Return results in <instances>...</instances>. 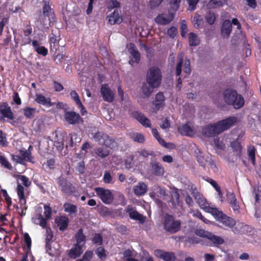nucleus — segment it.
I'll return each instance as SVG.
<instances>
[{"instance_id":"nucleus-3","label":"nucleus","mask_w":261,"mask_h":261,"mask_svg":"<svg viewBox=\"0 0 261 261\" xmlns=\"http://www.w3.org/2000/svg\"><path fill=\"white\" fill-rule=\"evenodd\" d=\"M146 82L149 84L158 87L162 81V74L160 69L156 66L148 68L146 72Z\"/></svg>"},{"instance_id":"nucleus-6","label":"nucleus","mask_w":261,"mask_h":261,"mask_svg":"<svg viewBox=\"0 0 261 261\" xmlns=\"http://www.w3.org/2000/svg\"><path fill=\"white\" fill-rule=\"evenodd\" d=\"M183 53H180L178 56V62L176 68V74L179 75L181 74L182 69L184 71V77L189 75L191 73L190 62L189 60H186L183 63Z\"/></svg>"},{"instance_id":"nucleus-20","label":"nucleus","mask_w":261,"mask_h":261,"mask_svg":"<svg viewBox=\"0 0 261 261\" xmlns=\"http://www.w3.org/2000/svg\"><path fill=\"white\" fill-rule=\"evenodd\" d=\"M135 118L144 126L146 127H151L150 120L143 114L136 112L134 114Z\"/></svg>"},{"instance_id":"nucleus-31","label":"nucleus","mask_w":261,"mask_h":261,"mask_svg":"<svg viewBox=\"0 0 261 261\" xmlns=\"http://www.w3.org/2000/svg\"><path fill=\"white\" fill-rule=\"evenodd\" d=\"M156 88H157L156 86H153L146 82L142 86V92L145 96L149 97L153 92V89Z\"/></svg>"},{"instance_id":"nucleus-33","label":"nucleus","mask_w":261,"mask_h":261,"mask_svg":"<svg viewBox=\"0 0 261 261\" xmlns=\"http://www.w3.org/2000/svg\"><path fill=\"white\" fill-rule=\"evenodd\" d=\"M227 0H211L207 7L208 9H213L218 7L222 6L224 5Z\"/></svg>"},{"instance_id":"nucleus-64","label":"nucleus","mask_w":261,"mask_h":261,"mask_svg":"<svg viewBox=\"0 0 261 261\" xmlns=\"http://www.w3.org/2000/svg\"><path fill=\"white\" fill-rule=\"evenodd\" d=\"M24 240L26 243L28 249H30L31 246V239L28 233H25L23 234Z\"/></svg>"},{"instance_id":"nucleus-10","label":"nucleus","mask_w":261,"mask_h":261,"mask_svg":"<svg viewBox=\"0 0 261 261\" xmlns=\"http://www.w3.org/2000/svg\"><path fill=\"white\" fill-rule=\"evenodd\" d=\"M94 139L99 142L100 144L105 145L106 147L113 148L116 143L113 139H110L106 134L98 132L94 134Z\"/></svg>"},{"instance_id":"nucleus-60","label":"nucleus","mask_w":261,"mask_h":261,"mask_svg":"<svg viewBox=\"0 0 261 261\" xmlns=\"http://www.w3.org/2000/svg\"><path fill=\"white\" fill-rule=\"evenodd\" d=\"M96 253L100 259H103L106 257L105 250L102 247L98 248L96 251Z\"/></svg>"},{"instance_id":"nucleus-57","label":"nucleus","mask_w":261,"mask_h":261,"mask_svg":"<svg viewBox=\"0 0 261 261\" xmlns=\"http://www.w3.org/2000/svg\"><path fill=\"white\" fill-rule=\"evenodd\" d=\"M253 192L255 194V201L258 202L259 198L261 197V187L257 186L254 188Z\"/></svg>"},{"instance_id":"nucleus-49","label":"nucleus","mask_w":261,"mask_h":261,"mask_svg":"<svg viewBox=\"0 0 261 261\" xmlns=\"http://www.w3.org/2000/svg\"><path fill=\"white\" fill-rule=\"evenodd\" d=\"M210 184L218 192L219 200L222 201V193L221 191L220 187L218 185V184L215 180H211L210 181Z\"/></svg>"},{"instance_id":"nucleus-37","label":"nucleus","mask_w":261,"mask_h":261,"mask_svg":"<svg viewBox=\"0 0 261 261\" xmlns=\"http://www.w3.org/2000/svg\"><path fill=\"white\" fill-rule=\"evenodd\" d=\"M37 111L35 108L27 107L23 109L24 115L29 119L33 118Z\"/></svg>"},{"instance_id":"nucleus-23","label":"nucleus","mask_w":261,"mask_h":261,"mask_svg":"<svg viewBox=\"0 0 261 261\" xmlns=\"http://www.w3.org/2000/svg\"><path fill=\"white\" fill-rule=\"evenodd\" d=\"M127 212L129 213V216L130 218L139 220L141 222L144 221L145 218L136 211L133 210L132 207L128 206L127 207Z\"/></svg>"},{"instance_id":"nucleus-30","label":"nucleus","mask_w":261,"mask_h":261,"mask_svg":"<svg viewBox=\"0 0 261 261\" xmlns=\"http://www.w3.org/2000/svg\"><path fill=\"white\" fill-rule=\"evenodd\" d=\"M82 246L75 244L74 247L71 248L69 252V255L70 257L75 258L80 255L83 252Z\"/></svg>"},{"instance_id":"nucleus-24","label":"nucleus","mask_w":261,"mask_h":261,"mask_svg":"<svg viewBox=\"0 0 261 261\" xmlns=\"http://www.w3.org/2000/svg\"><path fill=\"white\" fill-rule=\"evenodd\" d=\"M147 186L143 182H139L134 187V191L137 196L144 195L147 192Z\"/></svg>"},{"instance_id":"nucleus-2","label":"nucleus","mask_w":261,"mask_h":261,"mask_svg":"<svg viewBox=\"0 0 261 261\" xmlns=\"http://www.w3.org/2000/svg\"><path fill=\"white\" fill-rule=\"evenodd\" d=\"M223 98L227 104L232 105L236 109L242 108L244 105L243 97L236 91L231 89H227L224 91Z\"/></svg>"},{"instance_id":"nucleus-43","label":"nucleus","mask_w":261,"mask_h":261,"mask_svg":"<svg viewBox=\"0 0 261 261\" xmlns=\"http://www.w3.org/2000/svg\"><path fill=\"white\" fill-rule=\"evenodd\" d=\"M64 211L70 214L75 213L77 211L76 206L70 203H66L64 205Z\"/></svg>"},{"instance_id":"nucleus-32","label":"nucleus","mask_w":261,"mask_h":261,"mask_svg":"<svg viewBox=\"0 0 261 261\" xmlns=\"http://www.w3.org/2000/svg\"><path fill=\"white\" fill-rule=\"evenodd\" d=\"M76 243L75 244L83 247L86 243V237L83 233V230L80 229L75 234Z\"/></svg>"},{"instance_id":"nucleus-35","label":"nucleus","mask_w":261,"mask_h":261,"mask_svg":"<svg viewBox=\"0 0 261 261\" xmlns=\"http://www.w3.org/2000/svg\"><path fill=\"white\" fill-rule=\"evenodd\" d=\"M200 43V40L197 34L190 33L189 34V43L190 46H197Z\"/></svg>"},{"instance_id":"nucleus-22","label":"nucleus","mask_w":261,"mask_h":261,"mask_svg":"<svg viewBox=\"0 0 261 261\" xmlns=\"http://www.w3.org/2000/svg\"><path fill=\"white\" fill-rule=\"evenodd\" d=\"M231 31V23L228 20H225L221 28V34L223 37H228Z\"/></svg>"},{"instance_id":"nucleus-26","label":"nucleus","mask_w":261,"mask_h":261,"mask_svg":"<svg viewBox=\"0 0 261 261\" xmlns=\"http://www.w3.org/2000/svg\"><path fill=\"white\" fill-rule=\"evenodd\" d=\"M165 97L162 92H159L155 96L154 105L156 110H159L164 106Z\"/></svg>"},{"instance_id":"nucleus-4","label":"nucleus","mask_w":261,"mask_h":261,"mask_svg":"<svg viewBox=\"0 0 261 261\" xmlns=\"http://www.w3.org/2000/svg\"><path fill=\"white\" fill-rule=\"evenodd\" d=\"M44 218L42 216L41 211H39L36 213V214L32 217V221L34 224L39 225L42 228L46 227L47 221L50 218L51 212V208L47 205H44Z\"/></svg>"},{"instance_id":"nucleus-59","label":"nucleus","mask_w":261,"mask_h":261,"mask_svg":"<svg viewBox=\"0 0 261 261\" xmlns=\"http://www.w3.org/2000/svg\"><path fill=\"white\" fill-rule=\"evenodd\" d=\"M193 216L194 217H196L199 219H201L203 222L205 223H209L210 221L206 219H205L201 214L200 212L199 211L193 212Z\"/></svg>"},{"instance_id":"nucleus-28","label":"nucleus","mask_w":261,"mask_h":261,"mask_svg":"<svg viewBox=\"0 0 261 261\" xmlns=\"http://www.w3.org/2000/svg\"><path fill=\"white\" fill-rule=\"evenodd\" d=\"M151 170L156 176H162L164 173V169L159 163H153L151 164Z\"/></svg>"},{"instance_id":"nucleus-34","label":"nucleus","mask_w":261,"mask_h":261,"mask_svg":"<svg viewBox=\"0 0 261 261\" xmlns=\"http://www.w3.org/2000/svg\"><path fill=\"white\" fill-rule=\"evenodd\" d=\"M55 137L53 138L54 141V145L56 146L58 149H61L63 146V139L61 135H58L56 133L53 134Z\"/></svg>"},{"instance_id":"nucleus-47","label":"nucleus","mask_w":261,"mask_h":261,"mask_svg":"<svg viewBox=\"0 0 261 261\" xmlns=\"http://www.w3.org/2000/svg\"><path fill=\"white\" fill-rule=\"evenodd\" d=\"M131 138L136 142L143 143L145 141V137L142 134L134 133L132 134Z\"/></svg>"},{"instance_id":"nucleus-27","label":"nucleus","mask_w":261,"mask_h":261,"mask_svg":"<svg viewBox=\"0 0 261 261\" xmlns=\"http://www.w3.org/2000/svg\"><path fill=\"white\" fill-rule=\"evenodd\" d=\"M17 193L18 196L19 198V203L20 205H25L26 200L24 195V189L22 186H21L20 182L17 184L16 188Z\"/></svg>"},{"instance_id":"nucleus-58","label":"nucleus","mask_w":261,"mask_h":261,"mask_svg":"<svg viewBox=\"0 0 261 261\" xmlns=\"http://www.w3.org/2000/svg\"><path fill=\"white\" fill-rule=\"evenodd\" d=\"M187 31V26L186 25V21L185 20H182L181 21V27H180L181 35L182 37H186Z\"/></svg>"},{"instance_id":"nucleus-46","label":"nucleus","mask_w":261,"mask_h":261,"mask_svg":"<svg viewBox=\"0 0 261 261\" xmlns=\"http://www.w3.org/2000/svg\"><path fill=\"white\" fill-rule=\"evenodd\" d=\"M106 4L107 8L110 10L120 7V3L117 0H107Z\"/></svg>"},{"instance_id":"nucleus-25","label":"nucleus","mask_w":261,"mask_h":261,"mask_svg":"<svg viewBox=\"0 0 261 261\" xmlns=\"http://www.w3.org/2000/svg\"><path fill=\"white\" fill-rule=\"evenodd\" d=\"M68 218L65 216H60L56 219V222L59 227L60 230H64L66 228L68 224Z\"/></svg>"},{"instance_id":"nucleus-62","label":"nucleus","mask_w":261,"mask_h":261,"mask_svg":"<svg viewBox=\"0 0 261 261\" xmlns=\"http://www.w3.org/2000/svg\"><path fill=\"white\" fill-rule=\"evenodd\" d=\"M195 233L198 236L207 239H208V236L210 234V232L205 231L202 229L196 230L195 231Z\"/></svg>"},{"instance_id":"nucleus-18","label":"nucleus","mask_w":261,"mask_h":261,"mask_svg":"<svg viewBox=\"0 0 261 261\" xmlns=\"http://www.w3.org/2000/svg\"><path fill=\"white\" fill-rule=\"evenodd\" d=\"M154 255L165 261H173L175 259L174 254L172 252H165L161 250L154 251Z\"/></svg>"},{"instance_id":"nucleus-42","label":"nucleus","mask_w":261,"mask_h":261,"mask_svg":"<svg viewBox=\"0 0 261 261\" xmlns=\"http://www.w3.org/2000/svg\"><path fill=\"white\" fill-rule=\"evenodd\" d=\"M208 239L216 245H220L224 243V240L222 238L218 236H216L211 233L209 236H208Z\"/></svg>"},{"instance_id":"nucleus-16","label":"nucleus","mask_w":261,"mask_h":261,"mask_svg":"<svg viewBox=\"0 0 261 261\" xmlns=\"http://www.w3.org/2000/svg\"><path fill=\"white\" fill-rule=\"evenodd\" d=\"M108 21L111 24H120L122 21V17L120 15V11L117 9L115 10L112 13L107 17Z\"/></svg>"},{"instance_id":"nucleus-29","label":"nucleus","mask_w":261,"mask_h":261,"mask_svg":"<svg viewBox=\"0 0 261 261\" xmlns=\"http://www.w3.org/2000/svg\"><path fill=\"white\" fill-rule=\"evenodd\" d=\"M59 184L62 190L65 193L69 194L73 192L71 187L68 184L67 181L63 178L59 179Z\"/></svg>"},{"instance_id":"nucleus-56","label":"nucleus","mask_w":261,"mask_h":261,"mask_svg":"<svg viewBox=\"0 0 261 261\" xmlns=\"http://www.w3.org/2000/svg\"><path fill=\"white\" fill-rule=\"evenodd\" d=\"M46 248V252L50 256H55L58 253V251L56 249H52L51 245L49 243H47Z\"/></svg>"},{"instance_id":"nucleus-14","label":"nucleus","mask_w":261,"mask_h":261,"mask_svg":"<svg viewBox=\"0 0 261 261\" xmlns=\"http://www.w3.org/2000/svg\"><path fill=\"white\" fill-rule=\"evenodd\" d=\"M5 118L9 120L14 119V115L11 108L6 103H4L0 107V119L4 120Z\"/></svg>"},{"instance_id":"nucleus-61","label":"nucleus","mask_w":261,"mask_h":261,"mask_svg":"<svg viewBox=\"0 0 261 261\" xmlns=\"http://www.w3.org/2000/svg\"><path fill=\"white\" fill-rule=\"evenodd\" d=\"M163 1V0H150L149 5L151 9L155 8L159 6Z\"/></svg>"},{"instance_id":"nucleus-13","label":"nucleus","mask_w":261,"mask_h":261,"mask_svg":"<svg viewBox=\"0 0 261 261\" xmlns=\"http://www.w3.org/2000/svg\"><path fill=\"white\" fill-rule=\"evenodd\" d=\"M66 121L70 124H76L82 121L80 115L74 112H67L64 114Z\"/></svg>"},{"instance_id":"nucleus-5","label":"nucleus","mask_w":261,"mask_h":261,"mask_svg":"<svg viewBox=\"0 0 261 261\" xmlns=\"http://www.w3.org/2000/svg\"><path fill=\"white\" fill-rule=\"evenodd\" d=\"M192 194L201 209L211 214L212 215H213L214 214H215L216 212H217V208L211 206L210 204L207 202L205 198L198 193L197 190H194L192 193Z\"/></svg>"},{"instance_id":"nucleus-12","label":"nucleus","mask_w":261,"mask_h":261,"mask_svg":"<svg viewBox=\"0 0 261 261\" xmlns=\"http://www.w3.org/2000/svg\"><path fill=\"white\" fill-rule=\"evenodd\" d=\"M128 50L131 55V59L129 61V63L133 65L135 63H138L140 61V53L136 49L135 45L133 43H129L127 45Z\"/></svg>"},{"instance_id":"nucleus-45","label":"nucleus","mask_w":261,"mask_h":261,"mask_svg":"<svg viewBox=\"0 0 261 261\" xmlns=\"http://www.w3.org/2000/svg\"><path fill=\"white\" fill-rule=\"evenodd\" d=\"M19 153L23 161H32V156L31 154L30 153L29 151H26V150L25 149H21L19 151Z\"/></svg>"},{"instance_id":"nucleus-44","label":"nucleus","mask_w":261,"mask_h":261,"mask_svg":"<svg viewBox=\"0 0 261 261\" xmlns=\"http://www.w3.org/2000/svg\"><path fill=\"white\" fill-rule=\"evenodd\" d=\"M231 146L232 149L236 151L237 155H240L242 151V147L240 143L236 140L231 143Z\"/></svg>"},{"instance_id":"nucleus-1","label":"nucleus","mask_w":261,"mask_h":261,"mask_svg":"<svg viewBox=\"0 0 261 261\" xmlns=\"http://www.w3.org/2000/svg\"><path fill=\"white\" fill-rule=\"evenodd\" d=\"M236 117H230L214 124H208L202 129V134L205 137H212L231 127L237 121Z\"/></svg>"},{"instance_id":"nucleus-53","label":"nucleus","mask_w":261,"mask_h":261,"mask_svg":"<svg viewBox=\"0 0 261 261\" xmlns=\"http://www.w3.org/2000/svg\"><path fill=\"white\" fill-rule=\"evenodd\" d=\"M8 142L7 140L6 135L2 130H0V145L3 147L8 146Z\"/></svg>"},{"instance_id":"nucleus-52","label":"nucleus","mask_w":261,"mask_h":261,"mask_svg":"<svg viewBox=\"0 0 261 261\" xmlns=\"http://www.w3.org/2000/svg\"><path fill=\"white\" fill-rule=\"evenodd\" d=\"M51 9L47 1H44V6L43 8V13L45 16H48L51 13Z\"/></svg>"},{"instance_id":"nucleus-55","label":"nucleus","mask_w":261,"mask_h":261,"mask_svg":"<svg viewBox=\"0 0 261 261\" xmlns=\"http://www.w3.org/2000/svg\"><path fill=\"white\" fill-rule=\"evenodd\" d=\"M0 163L2 165L8 169H10L12 167L8 161L2 155H0Z\"/></svg>"},{"instance_id":"nucleus-19","label":"nucleus","mask_w":261,"mask_h":261,"mask_svg":"<svg viewBox=\"0 0 261 261\" xmlns=\"http://www.w3.org/2000/svg\"><path fill=\"white\" fill-rule=\"evenodd\" d=\"M35 100L38 103L47 107H50L54 105V103H51V99L49 97H45L41 94L36 95Z\"/></svg>"},{"instance_id":"nucleus-15","label":"nucleus","mask_w":261,"mask_h":261,"mask_svg":"<svg viewBox=\"0 0 261 261\" xmlns=\"http://www.w3.org/2000/svg\"><path fill=\"white\" fill-rule=\"evenodd\" d=\"M179 132L182 135L193 137L195 134V130L191 123H187L178 127Z\"/></svg>"},{"instance_id":"nucleus-39","label":"nucleus","mask_w":261,"mask_h":261,"mask_svg":"<svg viewBox=\"0 0 261 261\" xmlns=\"http://www.w3.org/2000/svg\"><path fill=\"white\" fill-rule=\"evenodd\" d=\"M247 151L248 156L251 160V162L253 165L255 164V148L253 145H250L247 147Z\"/></svg>"},{"instance_id":"nucleus-63","label":"nucleus","mask_w":261,"mask_h":261,"mask_svg":"<svg viewBox=\"0 0 261 261\" xmlns=\"http://www.w3.org/2000/svg\"><path fill=\"white\" fill-rule=\"evenodd\" d=\"M167 34L171 38H174L177 34V29L172 27L167 30Z\"/></svg>"},{"instance_id":"nucleus-50","label":"nucleus","mask_w":261,"mask_h":261,"mask_svg":"<svg viewBox=\"0 0 261 261\" xmlns=\"http://www.w3.org/2000/svg\"><path fill=\"white\" fill-rule=\"evenodd\" d=\"M103 182L106 184H113L114 181L113 180V177L111 176V174L108 171H106L104 173L103 177Z\"/></svg>"},{"instance_id":"nucleus-51","label":"nucleus","mask_w":261,"mask_h":261,"mask_svg":"<svg viewBox=\"0 0 261 261\" xmlns=\"http://www.w3.org/2000/svg\"><path fill=\"white\" fill-rule=\"evenodd\" d=\"M205 19L208 24H213L216 19L215 14L211 12H208L205 16Z\"/></svg>"},{"instance_id":"nucleus-8","label":"nucleus","mask_w":261,"mask_h":261,"mask_svg":"<svg viewBox=\"0 0 261 261\" xmlns=\"http://www.w3.org/2000/svg\"><path fill=\"white\" fill-rule=\"evenodd\" d=\"M94 190L96 195L104 203L109 204L113 202L114 196L110 190L98 187L95 188Z\"/></svg>"},{"instance_id":"nucleus-17","label":"nucleus","mask_w":261,"mask_h":261,"mask_svg":"<svg viewBox=\"0 0 261 261\" xmlns=\"http://www.w3.org/2000/svg\"><path fill=\"white\" fill-rule=\"evenodd\" d=\"M100 93L104 100L108 102H112L113 100L114 93L108 85L105 84L101 86Z\"/></svg>"},{"instance_id":"nucleus-36","label":"nucleus","mask_w":261,"mask_h":261,"mask_svg":"<svg viewBox=\"0 0 261 261\" xmlns=\"http://www.w3.org/2000/svg\"><path fill=\"white\" fill-rule=\"evenodd\" d=\"M181 0H169V9L171 12H175L178 10Z\"/></svg>"},{"instance_id":"nucleus-54","label":"nucleus","mask_w":261,"mask_h":261,"mask_svg":"<svg viewBox=\"0 0 261 261\" xmlns=\"http://www.w3.org/2000/svg\"><path fill=\"white\" fill-rule=\"evenodd\" d=\"M70 96L73 100L77 105H81V101L80 97L75 91H71L70 93Z\"/></svg>"},{"instance_id":"nucleus-9","label":"nucleus","mask_w":261,"mask_h":261,"mask_svg":"<svg viewBox=\"0 0 261 261\" xmlns=\"http://www.w3.org/2000/svg\"><path fill=\"white\" fill-rule=\"evenodd\" d=\"M213 216L219 222L228 228H232L236 224V222L233 219L225 215L218 208L217 212Z\"/></svg>"},{"instance_id":"nucleus-11","label":"nucleus","mask_w":261,"mask_h":261,"mask_svg":"<svg viewBox=\"0 0 261 261\" xmlns=\"http://www.w3.org/2000/svg\"><path fill=\"white\" fill-rule=\"evenodd\" d=\"M175 13L168 10V13H162L158 15L155 21L162 25H165L170 23L174 18Z\"/></svg>"},{"instance_id":"nucleus-40","label":"nucleus","mask_w":261,"mask_h":261,"mask_svg":"<svg viewBox=\"0 0 261 261\" xmlns=\"http://www.w3.org/2000/svg\"><path fill=\"white\" fill-rule=\"evenodd\" d=\"M18 182H20V185H23L26 187H28L31 185V181L29 179L25 176L22 175H18L17 184Z\"/></svg>"},{"instance_id":"nucleus-48","label":"nucleus","mask_w":261,"mask_h":261,"mask_svg":"<svg viewBox=\"0 0 261 261\" xmlns=\"http://www.w3.org/2000/svg\"><path fill=\"white\" fill-rule=\"evenodd\" d=\"M96 153L101 158H105L109 154V150L105 148H98L96 150Z\"/></svg>"},{"instance_id":"nucleus-41","label":"nucleus","mask_w":261,"mask_h":261,"mask_svg":"<svg viewBox=\"0 0 261 261\" xmlns=\"http://www.w3.org/2000/svg\"><path fill=\"white\" fill-rule=\"evenodd\" d=\"M192 22L194 27L196 29H199L202 27L203 19L199 15H196L194 17Z\"/></svg>"},{"instance_id":"nucleus-21","label":"nucleus","mask_w":261,"mask_h":261,"mask_svg":"<svg viewBox=\"0 0 261 261\" xmlns=\"http://www.w3.org/2000/svg\"><path fill=\"white\" fill-rule=\"evenodd\" d=\"M235 225V227L232 228V231L234 233H246L249 231V229H251L249 226L241 222H239L237 224H236Z\"/></svg>"},{"instance_id":"nucleus-38","label":"nucleus","mask_w":261,"mask_h":261,"mask_svg":"<svg viewBox=\"0 0 261 261\" xmlns=\"http://www.w3.org/2000/svg\"><path fill=\"white\" fill-rule=\"evenodd\" d=\"M59 40V36L58 34L56 33L55 34L53 31L50 37V44L51 47H55V49H57L56 46L58 45Z\"/></svg>"},{"instance_id":"nucleus-7","label":"nucleus","mask_w":261,"mask_h":261,"mask_svg":"<svg viewBox=\"0 0 261 261\" xmlns=\"http://www.w3.org/2000/svg\"><path fill=\"white\" fill-rule=\"evenodd\" d=\"M164 226L166 231L175 233L179 230L180 222L179 220H174L172 216L166 215L164 218Z\"/></svg>"}]
</instances>
